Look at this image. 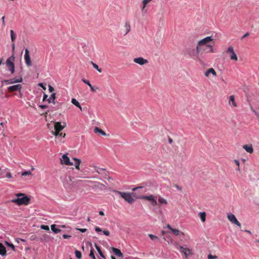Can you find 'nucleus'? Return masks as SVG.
Segmentation results:
<instances>
[{"instance_id":"f257e3e1","label":"nucleus","mask_w":259,"mask_h":259,"mask_svg":"<svg viewBox=\"0 0 259 259\" xmlns=\"http://www.w3.org/2000/svg\"><path fill=\"white\" fill-rule=\"evenodd\" d=\"M16 198L13 199L11 202L17 204L18 206L24 205H27L30 203V199L25 194L22 193H18L15 194Z\"/></svg>"},{"instance_id":"f03ea898","label":"nucleus","mask_w":259,"mask_h":259,"mask_svg":"<svg viewBox=\"0 0 259 259\" xmlns=\"http://www.w3.org/2000/svg\"><path fill=\"white\" fill-rule=\"evenodd\" d=\"M213 39L211 36H207L200 40L197 45L201 48L202 46H205L210 48V52H213L212 45H209V43L212 41Z\"/></svg>"},{"instance_id":"7ed1b4c3","label":"nucleus","mask_w":259,"mask_h":259,"mask_svg":"<svg viewBox=\"0 0 259 259\" xmlns=\"http://www.w3.org/2000/svg\"><path fill=\"white\" fill-rule=\"evenodd\" d=\"M200 48L197 45L196 47H192L187 49L188 54L194 59H196L198 58V54L200 52Z\"/></svg>"},{"instance_id":"20e7f679","label":"nucleus","mask_w":259,"mask_h":259,"mask_svg":"<svg viewBox=\"0 0 259 259\" xmlns=\"http://www.w3.org/2000/svg\"><path fill=\"white\" fill-rule=\"evenodd\" d=\"M115 193L119 194L121 197L130 204H132L135 201V199L132 196V194L127 192H122L118 191H114Z\"/></svg>"},{"instance_id":"39448f33","label":"nucleus","mask_w":259,"mask_h":259,"mask_svg":"<svg viewBox=\"0 0 259 259\" xmlns=\"http://www.w3.org/2000/svg\"><path fill=\"white\" fill-rule=\"evenodd\" d=\"M175 246L176 248L184 255L185 259L188 257L189 255L192 254V250L189 248L179 245L177 243H175Z\"/></svg>"},{"instance_id":"423d86ee","label":"nucleus","mask_w":259,"mask_h":259,"mask_svg":"<svg viewBox=\"0 0 259 259\" xmlns=\"http://www.w3.org/2000/svg\"><path fill=\"white\" fill-rule=\"evenodd\" d=\"M15 59V57L13 55L11 57H9L6 61V65L8 68V70L11 72V73H14L15 71V65L14 63V61Z\"/></svg>"},{"instance_id":"0eeeda50","label":"nucleus","mask_w":259,"mask_h":259,"mask_svg":"<svg viewBox=\"0 0 259 259\" xmlns=\"http://www.w3.org/2000/svg\"><path fill=\"white\" fill-rule=\"evenodd\" d=\"M140 198L149 201L152 206H156L158 205L156 198L153 195H150L148 196H141Z\"/></svg>"},{"instance_id":"6e6552de","label":"nucleus","mask_w":259,"mask_h":259,"mask_svg":"<svg viewBox=\"0 0 259 259\" xmlns=\"http://www.w3.org/2000/svg\"><path fill=\"white\" fill-rule=\"evenodd\" d=\"M60 163L62 165L65 164L66 165H72L73 163L70 162L69 158L68 157L67 154H63L60 158Z\"/></svg>"},{"instance_id":"1a4fd4ad","label":"nucleus","mask_w":259,"mask_h":259,"mask_svg":"<svg viewBox=\"0 0 259 259\" xmlns=\"http://www.w3.org/2000/svg\"><path fill=\"white\" fill-rule=\"evenodd\" d=\"M226 52L227 54H230V57L231 60L234 61L238 60V57L235 54L232 46H229Z\"/></svg>"},{"instance_id":"9d476101","label":"nucleus","mask_w":259,"mask_h":259,"mask_svg":"<svg viewBox=\"0 0 259 259\" xmlns=\"http://www.w3.org/2000/svg\"><path fill=\"white\" fill-rule=\"evenodd\" d=\"M24 60H25V63L26 64V65L28 67L31 66L32 65V62H31V61L30 59L29 51H28V49H27V48L25 49V54H24Z\"/></svg>"},{"instance_id":"9b49d317","label":"nucleus","mask_w":259,"mask_h":259,"mask_svg":"<svg viewBox=\"0 0 259 259\" xmlns=\"http://www.w3.org/2000/svg\"><path fill=\"white\" fill-rule=\"evenodd\" d=\"M227 218L229 221L231 222L232 224H234L239 227H241V224L237 220L234 214L232 213L229 214H228Z\"/></svg>"},{"instance_id":"f8f14e48","label":"nucleus","mask_w":259,"mask_h":259,"mask_svg":"<svg viewBox=\"0 0 259 259\" xmlns=\"http://www.w3.org/2000/svg\"><path fill=\"white\" fill-rule=\"evenodd\" d=\"M54 126L55 130L60 132L66 126V123L63 122V124H62L60 122H55Z\"/></svg>"},{"instance_id":"ddd939ff","label":"nucleus","mask_w":259,"mask_h":259,"mask_svg":"<svg viewBox=\"0 0 259 259\" xmlns=\"http://www.w3.org/2000/svg\"><path fill=\"white\" fill-rule=\"evenodd\" d=\"M134 62L140 65H143L148 63V60L143 57H138L134 59Z\"/></svg>"},{"instance_id":"4468645a","label":"nucleus","mask_w":259,"mask_h":259,"mask_svg":"<svg viewBox=\"0 0 259 259\" xmlns=\"http://www.w3.org/2000/svg\"><path fill=\"white\" fill-rule=\"evenodd\" d=\"M229 105L232 107H237V104L235 100L234 95H231L229 97Z\"/></svg>"},{"instance_id":"2eb2a0df","label":"nucleus","mask_w":259,"mask_h":259,"mask_svg":"<svg viewBox=\"0 0 259 259\" xmlns=\"http://www.w3.org/2000/svg\"><path fill=\"white\" fill-rule=\"evenodd\" d=\"M21 88V85L19 84L10 86L8 88L9 92H13L16 91H20Z\"/></svg>"},{"instance_id":"dca6fc26","label":"nucleus","mask_w":259,"mask_h":259,"mask_svg":"<svg viewBox=\"0 0 259 259\" xmlns=\"http://www.w3.org/2000/svg\"><path fill=\"white\" fill-rule=\"evenodd\" d=\"M112 250L113 252H114V253L117 256L120 257H123V254L121 252L120 249L112 247Z\"/></svg>"},{"instance_id":"f3484780","label":"nucleus","mask_w":259,"mask_h":259,"mask_svg":"<svg viewBox=\"0 0 259 259\" xmlns=\"http://www.w3.org/2000/svg\"><path fill=\"white\" fill-rule=\"evenodd\" d=\"M172 233L176 236H184L185 234L184 232L180 231L179 230L177 229H173L171 231Z\"/></svg>"},{"instance_id":"a211bd4d","label":"nucleus","mask_w":259,"mask_h":259,"mask_svg":"<svg viewBox=\"0 0 259 259\" xmlns=\"http://www.w3.org/2000/svg\"><path fill=\"white\" fill-rule=\"evenodd\" d=\"M243 148L246 152L249 153H252L253 152V149L251 145H244L243 146Z\"/></svg>"},{"instance_id":"6ab92c4d","label":"nucleus","mask_w":259,"mask_h":259,"mask_svg":"<svg viewBox=\"0 0 259 259\" xmlns=\"http://www.w3.org/2000/svg\"><path fill=\"white\" fill-rule=\"evenodd\" d=\"M94 132L96 134H101L104 136H106V133L98 127H95Z\"/></svg>"},{"instance_id":"aec40b11","label":"nucleus","mask_w":259,"mask_h":259,"mask_svg":"<svg viewBox=\"0 0 259 259\" xmlns=\"http://www.w3.org/2000/svg\"><path fill=\"white\" fill-rule=\"evenodd\" d=\"M0 254L4 256L6 255V249L3 244L0 242Z\"/></svg>"},{"instance_id":"412c9836","label":"nucleus","mask_w":259,"mask_h":259,"mask_svg":"<svg viewBox=\"0 0 259 259\" xmlns=\"http://www.w3.org/2000/svg\"><path fill=\"white\" fill-rule=\"evenodd\" d=\"M73 159L75 162V168L78 170H79L80 169L79 165L81 163V160L79 159H78L77 158H73Z\"/></svg>"},{"instance_id":"4be33fe9","label":"nucleus","mask_w":259,"mask_h":259,"mask_svg":"<svg viewBox=\"0 0 259 259\" xmlns=\"http://www.w3.org/2000/svg\"><path fill=\"white\" fill-rule=\"evenodd\" d=\"M158 201L159 202V204H160V205L167 204L168 203L166 199H165L164 198H163V197H162L160 196H158Z\"/></svg>"},{"instance_id":"5701e85b","label":"nucleus","mask_w":259,"mask_h":259,"mask_svg":"<svg viewBox=\"0 0 259 259\" xmlns=\"http://www.w3.org/2000/svg\"><path fill=\"white\" fill-rule=\"evenodd\" d=\"M210 74H212L213 75H215V71L213 68H209L205 72L206 76H209Z\"/></svg>"},{"instance_id":"b1692460","label":"nucleus","mask_w":259,"mask_h":259,"mask_svg":"<svg viewBox=\"0 0 259 259\" xmlns=\"http://www.w3.org/2000/svg\"><path fill=\"white\" fill-rule=\"evenodd\" d=\"M200 219L202 222H204L206 220V213L205 212H200L198 214Z\"/></svg>"},{"instance_id":"393cba45","label":"nucleus","mask_w":259,"mask_h":259,"mask_svg":"<svg viewBox=\"0 0 259 259\" xmlns=\"http://www.w3.org/2000/svg\"><path fill=\"white\" fill-rule=\"evenodd\" d=\"M51 228L52 231L56 234L60 233L61 231V229L56 228V225L55 224L51 225Z\"/></svg>"},{"instance_id":"a878e982","label":"nucleus","mask_w":259,"mask_h":259,"mask_svg":"<svg viewBox=\"0 0 259 259\" xmlns=\"http://www.w3.org/2000/svg\"><path fill=\"white\" fill-rule=\"evenodd\" d=\"M95 247H96V249L97 250V251H98V253H99V254L100 255V256H101L102 257H103V258H105V256H104V254L103 253V252H102V251H101V250L100 247H99V246L97 244H95Z\"/></svg>"},{"instance_id":"bb28decb","label":"nucleus","mask_w":259,"mask_h":259,"mask_svg":"<svg viewBox=\"0 0 259 259\" xmlns=\"http://www.w3.org/2000/svg\"><path fill=\"white\" fill-rule=\"evenodd\" d=\"M71 103L75 106L79 108V109L81 110V107L80 106L79 102L75 99H74V98L72 99Z\"/></svg>"},{"instance_id":"cd10ccee","label":"nucleus","mask_w":259,"mask_h":259,"mask_svg":"<svg viewBox=\"0 0 259 259\" xmlns=\"http://www.w3.org/2000/svg\"><path fill=\"white\" fill-rule=\"evenodd\" d=\"M10 34H11V39L13 42H14V41L15 40L16 38V35L15 34L14 31L13 30H10Z\"/></svg>"},{"instance_id":"c85d7f7f","label":"nucleus","mask_w":259,"mask_h":259,"mask_svg":"<svg viewBox=\"0 0 259 259\" xmlns=\"http://www.w3.org/2000/svg\"><path fill=\"white\" fill-rule=\"evenodd\" d=\"M152 0H143L142 2L143 6L142 8V11H144L148 3L150 2Z\"/></svg>"},{"instance_id":"c756f323","label":"nucleus","mask_w":259,"mask_h":259,"mask_svg":"<svg viewBox=\"0 0 259 259\" xmlns=\"http://www.w3.org/2000/svg\"><path fill=\"white\" fill-rule=\"evenodd\" d=\"M91 63L92 64L94 68L95 69H97L98 72H102V69L101 68H99V67L98 65H97L96 64L94 63L93 62H91Z\"/></svg>"},{"instance_id":"7c9ffc66","label":"nucleus","mask_w":259,"mask_h":259,"mask_svg":"<svg viewBox=\"0 0 259 259\" xmlns=\"http://www.w3.org/2000/svg\"><path fill=\"white\" fill-rule=\"evenodd\" d=\"M96 168L95 171L96 172H98V174H102V171H104L106 174L107 172L105 169L104 168H98L96 166L95 167Z\"/></svg>"},{"instance_id":"2f4dec72","label":"nucleus","mask_w":259,"mask_h":259,"mask_svg":"<svg viewBox=\"0 0 259 259\" xmlns=\"http://www.w3.org/2000/svg\"><path fill=\"white\" fill-rule=\"evenodd\" d=\"M75 254L77 258H78L79 259L81 258L82 254H81V252L80 251L76 250L75 251Z\"/></svg>"},{"instance_id":"473e14b6","label":"nucleus","mask_w":259,"mask_h":259,"mask_svg":"<svg viewBox=\"0 0 259 259\" xmlns=\"http://www.w3.org/2000/svg\"><path fill=\"white\" fill-rule=\"evenodd\" d=\"M89 256L92 258V259H96V256L94 253V249L92 248H91Z\"/></svg>"},{"instance_id":"72a5a7b5","label":"nucleus","mask_w":259,"mask_h":259,"mask_svg":"<svg viewBox=\"0 0 259 259\" xmlns=\"http://www.w3.org/2000/svg\"><path fill=\"white\" fill-rule=\"evenodd\" d=\"M95 187L98 188H100L101 189L103 188H105V186L101 183H97V184L95 185Z\"/></svg>"},{"instance_id":"f704fd0d","label":"nucleus","mask_w":259,"mask_h":259,"mask_svg":"<svg viewBox=\"0 0 259 259\" xmlns=\"http://www.w3.org/2000/svg\"><path fill=\"white\" fill-rule=\"evenodd\" d=\"M124 26L126 30L124 35H126L130 31V25L127 22H126Z\"/></svg>"},{"instance_id":"c9c22d12","label":"nucleus","mask_w":259,"mask_h":259,"mask_svg":"<svg viewBox=\"0 0 259 259\" xmlns=\"http://www.w3.org/2000/svg\"><path fill=\"white\" fill-rule=\"evenodd\" d=\"M32 175V174L30 171H25L22 172V174H21L22 176H29V175Z\"/></svg>"},{"instance_id":"e433bc0d","label":"nucleus","mask_w":259,"mask_h":259,"mask_svg":"<svg viewBox=\"0 0 259 259\" xmlns=\"http://www.w3.org/2000/svg\"><path fill=\"white\" fill-rule=\"evenodd\" d=\"M148 235L152 240H158V237L155 235L151 234H149Z\"/></svg>"},{"instance_id":"4c0bfd02","label":"nucleus","mask_w":259,"mask_h":259,"mask_svg":"<svg viewBox=\"0 0 259 259\" xmlns=\"http://www.w3.org/2000/svg\"><path fill=\"white\" fill-rule=\"evenodd\" d=\"M6 243L7 246L13 249V250H15V246L14 245V244L8 242H6Z\"/></svg>"},{"instance_id":"58836bf2","label":"nucleus","mask_w":259,"mask_h":259,"mask_svg":"<svg viewBox=\"0 0 259 259\" xmlns=\"http://www.w3.org/2000/svg\"><path fill=\"white\" fill-rule=\"evenodd\" d=\"M40 228L46 231H49L50 230L49 227L47 225H42L40 226Z\"/></svg>"},{"instance_id":"ea45409f","label":"nucleus","mask_w":259,"mask_h":259,"mask_svg":"<svg viewBox=\"0 0 259 259\" xmlns=\"http://www.w3.org/2000/svg\"><path fill=\"white\" fill-rule=\"evenodd\" d=\"M51 133L55 136L56 137L59 136L60 132L55 130L54 131H52Z\"/></svg>"},{"instance_id":"a19ab883","label":"nucleus","mask_w":259,"mask_h":259,"mask_svg":"<svg viewBox=\"0 0 259 259\" xmlns=\"http://www.w3.org/2000/svg\"><path fill=\"white\" fill-rule=\"evenodd\" d=\"M51 99H52V103H53L54 104H55V99L56 98V94L55 93H53L51 97H50Z\"/></svg>"},{"instance_id":"79ce46f5","label":"nucleus","mask_w":259,"mask_h":259,"mask_svg":"<svg viewBox=\"0 0 259 259\" xmlns=\"http://www.w3.org/2000/svg\"><path fill=\"white\" fill-rule=\"evenodd\" d=\"M3 81H23V80H22V78L20 77V78H17V79L14 78L13 79L4 80Z\"/></svg>"},{"instance_id":"37998d69","label":"nucleus","mask_w":259,"mask_h":259,"mask_svg":"<svg viewBox=\"0 0 259 259\" xmlns=\"http://www.w3.org/2000/svg\"><path fill=\"white\" fill-rule=\"evenodd\" d=\"M218 256L217 255H212L211 254H209L208 255V259H217Z\"/></svg>"},{"instance_id":"c03bdc74","label":"nucleus","mask_w":259,"mask_h":259,"mask_svg":"<svg viewBox=\"0 0 259 259\" xmlns=\"http://www.w3.org/2000/svg\"><path fill=\"white\" fill-rule=\"evenodd\" d=\"M103 233L106 236H109L110 235V232L108 230H104Z\"/></svg>"},{"instance_id":"a18cd8bd","label":"nucleus","mask_w":259,"mask_h":259,"mask_svg":"<svg viewBox=\"0 0 259 259\" xmlns=\"http://www.w3.org/2000/svg\"><path fill=\"white\" fill-rule=\"evenodd\" d=\"M94 87H92V91L93 92H96L99 90V88L97 87L93 86Z\"/></svg>"},{"instance_id":"49530a36","label":"nucleus","mask_w":259,"mask_h":259,"mask_svg":"<svg viewBox=\"0 0 259 259\" xmlns=\"http://www.w3.org/2000/svg\"><path fill=\"white\" fill-rule=\"evenodd\" d=\"M77 229L82 233H84L87 231V229L85 228H83V229L80 228V229Z\"/></svg>"},{"instance_id":"de8ad7c7","label":"nucleus","mask_w":259,"mask_h":259,"mask_svg":"<svg viewBox=\"0 0 259 259\" xmlns=\"http://www.w3.org/2000/svg\"><path fill=\"white\" fill-rule=\"evenodd\" d=\"M234 162H235V163L236 164V165L237 166H240V162H239V160H238L237 159H235L234 160Z\"/></svg>"},{"instance_id":"09e8293b","label":"nucleus","mask_w":259,"mask_h":259,"mask_svg":"<svg viewBox=\"0 0 259 259\" xmlns=\"http://www.w3.org/2000/svg\"><path fill=\"white\" fill-rule=\"evenodd\" d=\"M71 236L70 235H66V234H64L63 235V237L64 238V239H68V238H70Z\"/></svg>"},{"instance_id":"8fccbe9b","label":"nucleus","mask_w":259,"mask_h":259,"mask_svg":"<svg viewBox=\"0 0 259 259\" xmlns=\"http://www.w3.org/2000/svg\"><path fill=\"white\" fill-rule=\"evenodd\" d=\"M49 90L50 92L52 93L53 91H54V89L53 87H52V86L49 85Z\"/></svg>"},{"instance_id":"3c124183","label":"nucleus","mask_w":259,"mask_h":259,"mask_svg":"<svg viewBox=\"0 0 259 259\" xmlns=\"http://www.w3.org/2000/svg\"><path fill=\"white\" fill-rule=\"evenodd\" d=\"M95 231L97 232H100L102 231L101 229L99 227H95Z\"/></svg>"},{"instance_id":"603ef678","label":"nucleus","mask_w":259,"mask_h":259,"mask_svg":"<svg viewBox=\"0 0 259 259\" xmlns=\"http://www.w3.org/2000/svg\"><path fill=\"white\" fill-rule=\"evenodd\" d=\"M59 136L62 137V138H64L66 136V134L65 133L60 132V134H59Z\"/></svg>"},{"instance_id":"864d4df0","label":"nucleus","mask_w":259,"mask_h":259,"mask_svg":"<svg viewBox=\"0 0 259 259\" xmlns=\"http://www.w3.org/2000/svg\"><path fill=\"white\" fill-rule=\"evenodd\" d=\"M250 109L254 112V113L255 114V115H256V116L258 115V113L255 111V110L251 106H250Z\"/></svg>"},{"instance_id":"5fc2aeb1","label":"nucleus","mask_w":259,"mask_h":259,"mask_svg":"<svg viewBox=\"0 0 259 259\" xmlns=\"http://www.w3.org/2000/svg\"><path fill=\"white\" fill-rule=\"evenodd\" d=\"M6 177L8 178H11L12 177L11 174L10 172H7L6 174Z\"/></svg>"},{"instance_id":"6e6d98bb","label":"nucleus","mask_w":259,"mask_h":259,"mask_svg":"<svg viewBox=\"0 0 259 259\" xmlns=\"http://www.w3.org/2000/svg\"><path fill=\"white\" fill-rule=\"evenodd\" d=\"M47 99H48V95L45 94L44 95V97H43L42 100L44 101L47 100Z\"/></svg>"},{"instance_id":"4d7b16f0","label":"nucleus","mask_w":259,"mask_h":259,"mask_svg":"<svg viewBox=\"0 0 259 259\" xmlns=\"http://www.w3.org/2000/svg\"><path fill=\"white\" fill-rule=\"evenodd\" d=\"M2 22H3V25L4 26H5V17L3 16L2 18Z\"/></svg>"},{"instance_id":"13d9d810","label":"nucleus","mask_w":259,"mask_h":259,"mask_svg":"<svg viewBox=\"0 0 259 259\" xmlns=\"http://www.w3.org/2000/svg\"><path fill=\"white\" fill-rule=\"evenodd\" d=\"M166 228L169 229L171 231H172V230L173 229L172 228H171V227L170 226V225L169 224H167V226H166Z\"/></svg>"},{"instance_id":"bf43d9fd","label":"nucleus","mask_w":259,"mask_h":259,"mask_svg":"<svg viewBox=\"0 0 259 259\" xmlns=\"http://www.w3.org/2000/svg\"><path fill=\"white\" fill-rule=\"evenodd\" d=\"M248 35H249V33L248 32L246 33L244 35H243V36L242 37V39L248 36Z\"/></svg>"},{"instance_id":"052dcab7","label":"nucleus","mask_w":259,"mask_h":259,"mask_svg":"<svg viewBox=\"0 0 259 259\" xmlns=\"http://www.w3.org/2000/svg\"><path fill=\"white\" fill-rule=\"evenodd\" d=\"M39 85L44 90H46V88L43 85V84L42 83H39Z\"/></svg>"},{"instance_id":"680f3d73","label":"nucleus","mask_w":259,"mask_h":259,"mask_svg":"<svg viewBox=\"0 0 259 259\" xmlns=\"http://www.w3.org/2000/svg\"><path fill=\"white\" fill-rule=\"evenodd\" d=\"M175 187H176L177 189H178L179 190H180V191H181V190H182V188H181V187H180L179 186H178V185H176L175 186Z\"/></svg>"},{"instance_id":"e2e57ef3","label":"nucleus","mask_w":259,"mask_h":259,"mask_svg":"<svg viewBox=\"0 0 259 259\" xmlns=\"http://www.w3.org/2000/svg\"><path fill=\"white\" fill-rule=\"evenodd\" d=\"M84 82L86 83L91 88V89H92V87H94L93 86H92L91 85V84L90 83V82Z\"/></svg>"},{"instance_id":"0e129e2a","label":"nucleus","mask_w":259,"mask_h":259,"mask_svg":"<svg viewBox=\"0 0 259 259\" xmlns=\"http://www.w3.org/2000/svg\"><path fill=\"white\" fill-rule=\"evenodd\" d=\"M84 82L86 83L91 88V89H92V87H94L93 86H92L91 85V84L90 83V82Z\"/></svg>"},{"instance_id":"69168bd1","label":"nucleus","mask_w":259,"mask_h":259,"mask_svg":"<svg viewBox=\"0 0 259 259\" xmlns=\"http://www.w3.org/2000/svg\"><path fill=\"white\" fill-rule=\"evenodd\" d=\"M15 43L13 42L12 45V51H14V50H15Z\"/></svg>"},{"instance_id":"338daca9","label":"nucleus","mask_w":259,"mask_h":259,"mask_svg":"<svg viewBox=\"0 0 259 259\" xmlns=\"http://www.w3.org/2000/svg\"><path fill=\"white\" fill-rule=\"evenodd\" d=\"M39 107L42 108V109H45L48 106L47 105H40Z\"/></svg>"},{"instance_id":"774afa93","label":"nucleus","mask_w":259,"mask_h":259,"mask_svg":"<svg viewBox=\"0 0 259 259\" xmlns=\"http://www.w3.org/2000/svg\"><path fill=\"white\" fill-rule=\"evenodd\" d=\"M168 142L170 144H171L173 142L172 139L170 138H169L168 139Z\"/></svg>"}]
</instances>
